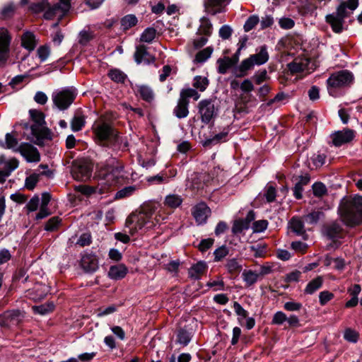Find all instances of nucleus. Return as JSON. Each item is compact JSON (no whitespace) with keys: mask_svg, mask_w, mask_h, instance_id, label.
Instances as JSON below:
<instances>
[{"mask_svg":"<svg viewBox=\"0 0 362 362\" xmlns=\"http://www.w3.org/2000/svg\"><path fill=\"white\" fill-rule=\"evenodd\" d=\"M164 218L156 211V206L153 204H147L141 207L138 212L132 214L126 221V227L131 235L143 233L153 228L161 223Z\"/></svg>","mask_w":362,"mask_h":362,"instance_id":"obj_1","label":"nucleus"},{"mask_svg":"<svg viewBox=\"0 0 362 362\" xmlns=\"http://www.w3.org/2000/svg\"><path fill=\"white\" fill-rule=\"evenodd\" d=\"M125 178L124 165L115 159L108 160L98 173V181L104 193H107L112 187L123 183Z\"/></svg>","mask_w":362,"mask_h":362,"instance_id":"obj_2","label":"nucleus"},{"mask_svg":"<svg viewBox=\"0 0 362 362\" xmlns=\"http://www.w3.org/2000/svg\"><path fill=\"white\" fill-rule=\"evenodd\" d=\"M339 212L342 221L349 226H355L362 223V197L356 195L343 200Z\"/></svg>","mask_w":362,"mask_h":362,"instance_id":"obj_3","label":"nucleus"},{"mask_svg":"<svg viewBox=\"0 0 362 362\" xmlns=\"http://www.w3.org/2000/svg\"><path fill=\"white\" fill-rule=\"evenodd\" d=\"M358 5V0H347L341 3L335 12L325 17L326 22L330 25L335 33H341L344 30V20L349 17Z\"/></svg>","mask_w":362,"mask_h":362,"instance_id":"obj_4","label":"nucleus"},{"mask_svg":"<svg viewBox=\"0 0 362 362\" xmlns=\"http://www.w3.org/2000/svg\"><path fill=\"white\" fill-rule=\"evenodd\" d=\"M69 7L70 0H42L32 4L30 9L35 13L45 11V18L52 19L54 16L62 17Z\"/></svg>","mask_w":362,"mask_h":362,"instance_id":"obj_5","label":"nucleus"},{"mask_svg":"<svg viewBox=\"0 0 362 362\" xmlns=\"http://www.w3.org/2000/svg\"><path fill=\"white\" fill-rule=\"evenodd\" d=\"M269 56L265 45L262 46L257 53L251 54L248 58L243 60L241 64L233 69L235 77H243L247 75V71L255 66H260L267 63Z\"/></svg>","mask_w":362,"mask_h":362,"instance_id":"obj_6","label":"nucleus"},{"mask_svg":"<svg viewBox=\"0 0 362 362\" xmlns=\"http://www.w3.org/2000/svg\"><path fill=\"white\" fill-rule=\"evenodd\" d=\"M93 131L98 140L105 145L113 146L119 141L117 132L109 122L103 119H99L94 122Z\"/></svg>","mask_w":362,"mask_h":362,"instance_id":"obj_7","label":"nucleus"},{"mask_svg":"<svg viewBox=\"0 0 362 362\" xmlns=\"http://www.w3.org/2000/svg\"><path fill=\"white\" fill-rule=\"evenodd\" d=\"M353 79L352 74L348 71H341L333 74L327 80V90L329 94L336 97L337 95L335 89L348 85Z\"/></svg>","mask_w":362,"mask_h":362,"instance_id":"obj_8","label":"nucleus"},{"mask_svg":"<svg viewBox=\"0 0 362 362\" xmlns=\"http://www.w3.org/2000/svg\"><path fill=\"white\" fill-rule=\"evenodd\" d=\"M76 95L74 89L64 88L52 95V100L54 105L61 110L67 109L74 102Z\"/></svg>","mask_w":362,"mask_h":362,"instance_id":"obj_9","label":"nucleus"},{"mask_svg":"<svg viewBox=\"0 0 362 362\" xmlns=\"http://www.w3.org/2000/svg\"><path fill=\"white\" fill-rule=\"evenodd\" d=\"M198 107L202 122L205 124L209 123L217 114L218 110L212 100H203L199 103Z\"/></svg>","mask_w":362,"mask_h":362,"instance_id":"obj_10","label":"nucleus"},{"mask_svg":"<svg viewBox=\"0 0 362 362\" xmlns=\"http://www.w3.org/2000/svg\"><path fill=\"white\" fill-rule=\"evenodd\" d=\"M11 36L7 30L0 29V66L6 62L9 56V45Z\"/></svg>","mask_w":362,"mask_h":362,"instance_id":"obj_11","label":"nucleus"},{"mask_svg":"<svg viewBox=\"0 0 362 362\" xmlns=\"http://www.w3.org/2000/svg\"><path fill=\"white\" fill-rule=\"evenodd\" d=\"M15 151L19 152L21 156L29 163L38 162L40 155L38 150L32 144L24 143L21 144Z\"/></svg>","mask_w":362,"mask_h":362,"instance_id":"obj_12","label":"nucleus"},{"mask_svg":"<svg viewBox=\"0 0 362 362\" xmlns=\"http://www.w3.org/2000/svg\"><path fill=\"white\" fill-rule=\"evenodd\" d=\"M192 216L198 225L204 224L211 215L210 208L203 202L199 203L192 208Z\"/></svg>","mask_w":362,"mask_h":362,"instance_id":"obj_13","label":"nucleus"},{"mask_svg":"<svg viewBox=\"0 0 362 362\" xmlns=\"http://www.w3.org/2000/svg\"><path fill=\"white\" fill-rule=\"evenodd\" d=\"M194 335V329L190 325L180 327L176 331V344L182 346H187Z\"/></svg>","mask_w":362,"mask_h":362,"instance_id":"obj_14","label":"nucleus"},{"mask_svg":"<svg viewBox=\"0 0 362 362\" xmlns=\"http://www.w3.org/2000/svg\"><path fill=\"white\" fill-rule=\"evenodd\" d=\"M82 269L88 273H93L98 269V260L96 255L92 253H85L81 259Z\"/></svg>","mask_w":362,"mask_h":362,"instance_id":"obj_15","label":"nucleus"},{"mask_svg":"<svg viewBox=\"0 0 362 362\" xmlns=\"http://www.w3.org/2000/svg\"><path fill=\"white\" fill-rule=\"evenodd\" d=\"M332 144L335 146H340L350 142L354 137V132L351 129L338 131L332 134Z\"/></svg>","mask_w":362,"mask_h":362,"instance_id":"obj_16","label":"nucleus"},{"mask_svg":"<svg viewBox=\"0 0 362 362\" xmlns=\"http://www.w3.org/2000/svg\"><path fill=\"white\" fill-rule=\"evenodd\" d=\"M39 167L44 169V170L39 173H33L30 176L26 177L25 182V187L28 189L33 190L35 188L41 175H47L49 177L50 176L51 172L48 170L47 165H40Z\"/></svg>","mask_w":362,"mask_h":362,"instance_id":"obj_17","label":"nucleus"},{"mask_svg":"<svg viewBox=\"0 0 362 362\" xmlns=\"http://www.w3.org/2000/svg\"><path fill=\"white\" fill-rule=\"evenodd\" d=\"M228 0H204V5L207 13L214 16L223 11V6Z\"/></svg>","mask_w":362,"mask_h":362,"instance_id":"obj_18","label":"nucleus"},{"mask_svg":"<svg viewBox=\"0 0 362 362\" xmlns=\"http://www.w3.org/2000/svg\"><path fill=\"white\" fill-rule=\"evenodd\" d=\"M238 57L234 55L233 57H224L217 60L218 72L225 74L228 69L233 68L238 62Z\"/></svg>","mask_w":362,"mask_h":362,"instance_id":"obj_19","label":"nucleus"},{"mask_svg":"<svg viewBox=\"0 0 362 362\" xmlns=\"http://www.w3.org/2000/svg\"><path fill=\"white\" fill-rule=\"evenodd\" d=\"M134 59L137 64L145 62L148 64L154 61V58L147 52L146 47L144 45L136 47Z\"/></svg>","mask_w":362,"mask_h":362,"instance_id":"obj_20","label":"nucleus"},{"mask_svg":"<svg viewBox=\"0 0 362 362\" xmlns=\"http://www.w3.org/2000/svg\"><path fill=\"white\" fill-rule=\"evenodd\" d=\"M310 181V177L308 174L300 175L296 178L293 188V195L296 199H299L302 198L303 187L307 185Z\"/></svg>","mask_w":362,"mask_h":362,"instance_id":"obj_21","label":"nucleus"},{"mask_svg":"<svg viewBox=\"0 0 362 362\" xmlns=\"http://www.w3.org/2000/svg\"><path fill=\"white\" fill-rule=\"evenodd\" d=\"M128 272L127 267L123 264L111 266L108 272V276L113 280H119L125 277Z\"/></svg>","mask_w":362,"mask_h":362,"instance_id":"obj_22","label":"nucleus"},{"mask_svg":"<svg viewBox=\"0 0 362 362\" xmlns=\"http://www.w3.org/2000/svg\"><path fill=\"white\" fill-rule=\"evenodd\" d=\"M49 292V288L45 284H36L32 291H29L28 295L34 300H40L45 297Z\"/></svg>","mask_w":362,"mask_h":362,"instance_id":"obj_23","label":"nucleus"},{"mask_svg":"<svg viewBox=\"0 0 362 362\" xmlns=\"http://www.w3.org/2000/svg\"><path fill=\"white\" fill-rule=\"evenodd\" d=\"M189 100H185L180 97L177 105L173 110V114L179 119L185 118L189 115Z\"/></svg>","mask_w":362,"mask_h":362,"instance_id":"obj_24","label":"nucleus"},{"mask_svg":"<svg viewBox=\"0 0 362 362\" xmlns=\"http://www.w3.org/2000/svg\"><path fill=\"white\" fill-rule=\"evenodd\" d=\"M207 265L204 262H199L192 265L189 270V276L194 279H199L206 272Z\"/></svg>","mask_w":362,"mask_h":362,"instance_id":"obj_25","label":"nucleus"},{"mask_svg":"<svg viewBox=\"0 0 362 362\" xmlns=\"http://www.w3.org/2000/svg\"><path fill=\"white\" fill-rule=\"evenodd\" d=\"M213 26L210 20L206 17L200 19V25L197 30V35L210 36L212 33Z\"/></svg>","mask_w":362,"mask_h":362,"instance_id":"obj_26","label":"nucleus"},{"mask_svg":"<svg viewBox=\"0 0 362 362\" xmlns=\"http://www.w3.org/2000/svg\"><path fill=\"white\" fill-rule=\"evenodd\" d=\"M183 202L181 196L176 194H170L165 197L163 204L170 209H176L179 207Z\"/></svg>","mask_w":362,"mask_h":362,"instance_id":"obj_27","label":"nucleus"},{"mask_svg":"<svg viewBox=\"0 0 362 362\" xmlns=\"http://www.w3.org/2000/svg\"><path fill=\"white\" fill-rule=\"evenodd\" d=\"M308 61L305 59H296L288 64V69L293 73L304 71L307 69Z\"/></svg>","mask_w":362,"mask_h":362,"instance_id":"obj_28","label":"nucleus"},{"mask_svg":"<svg viewBox=\"0 0 362 362\" xmlns=\"http://www.w3.org/2000/svg\"><path fill=\"white\" fill-rule=\"evenodd\" d=\"M74 177L79 180L88 179L91 175V169L88 165H79L74 170Z\"/></svg>","mask_w":362,"mask_h":362,"instance_id":"obj_29","label":"nucleus"},{"mask_svg":"<svg viewBox=\"0 0 362 362\" xmlns=\"http://www.w3.org/2000/svg\"><path fill=\"white\" fill-rule=\"evenodd\" d=\"M21 44L28 50H33L36 45L35 37L33 33L27 31L21 37Z\"/></svg>","mask_w":362,"mask_h":362,"instance_id":"obj_30","label":"nucleus"},{"mask_svg":"<svg viewBox=\"0 0 362 362\" xmlns=\"http://www.w3.org/2000/svg\"><path fill=\"white\" fill-rule=\"evenodd\" d=\"M341 227L337 223H332L327 226L326 234L329 239L335 240L341 237Z\"/></svg>","mask_w":362,"mask_h":362,"instance_id":"obj_31","label":"nucleus"},{"mask_svg":"<svg viewBox=\"0 0 362 362\" xmlns=\"http://www.w3.org/2000/svg\"><path fill=\"white\" fill-rule=\"evenodd\" d=\"M137 94L145 101L151 103L154 99V93L152 89L147 86H137Z\"/></svg>","mask_w":362,"mask_h":362,"instance_id":"obj_32","label":"nucleus"},{"mask_svg":"<svg viewBox=\"0 0 362 362\" xmlns=\"http://www.w3.org/2000/svg\"><path fill=\"white\" fill-rule=\"evenodd\" d=\"M242 276L245 284L249 286L255 284L259 277L257 272L252 270H244Z\"/></svg>","mask_w":362,"mask_h":362,"instance_id":"obj_33","label":"nucleus"},{"mask_svg":"<svg viewBox=\"0 0 362 362\" xmlns=\"http://www.w3.org/2000/svg\"><path fill=\"white\" fill-rule=\"evenodd\" d=\"M79 191L86 195H90L93 194H103L104 193V189H102L99 182H98L97 185L95 186H86V185H80L78 187Z\"/></svg>","mask_w":362,"mask_h":362,"instance_id":"obj_34","label":"nucleus"},{"mask_svg":"<svg viewBox=\"0 0 362 362\" xmlns=\"http://www.w3.org/2000/svg\"><path fill=\"white\" fill-rule=\"evenodd\" d=\"M323 283V279L322 276H317L311 281H310L305 288V293L307 294H313L317 290L321 288Z\"/></svg>","mask_w":362,"mask_h":362,"instance_id":"obj_35","label":"nucleus"},{"mask_svg":"<svg viewBox=\"0 0 362 362\" xmlns=\"http://www.w3.org/2000/svg\"><path fill=\"white\" fill-rule=\"evenodd\" d=\"M298 318H273L272 324L283 325H285V328L288 327H296L298 325Z\"/></svg>","mask_w":362,"mask_h":362,"instance_id":"obj_36","label":"nucleus"},{"mask_svg":"<svg viewBox=\"0 0 362 362\" xmlns=\"http://www.w3.org/2000/svg\"><path fill=\"white\" fill-rule=\"evenodd\" d=\"M0 163L4 164V169L11 173L18 166V161L16 158L6 160L4 156H0Z\"/></svg>","mask_w":362,"mask_h":362,"instance_id":"obj_37","label":"nucleus"},{"mask_svg":"<svg viewBox=\"0 0 362 362\" xmlns=\"http://www.w3.org/2000/svg\"><path fill=\"white\" fill-rule=\"evenodd\" d=\"M193 86L199 91H204L209 86V80L206 77L197 76L194 78Z\"/></svg>","mask_w":362,"mask_h":362,"instance_id":"obj_38","label":"nucleus"},{"mask_svg":"<svg viewBox=\"0 0 362 362\" xmlns=\"http://www.w3.org/2000/svg\"><path fill=\"white\" fill-rule=\"evenodd\" d=\"M213 49L208 47L201 51H199L195 57L194 61L197 63H203L206 62L211 55Z\"/></svg>","mask_w":362,"mask_h":362,"instance_id":"obj_39","label":"nucleus"},{"mask_svg":"<svg viewBox=\"0 0 362 362\" xmlns=\"http://www.w3.org/2000/svg\"><path fill=\"white\" fill-rule=\"evenodd\" d=\"M137 23V18L134 15H127L121 20V26L124 30H127Z\"/></svg>","mask_w":362,"mask_h":362,"instance_id":"obj_40","label":"nucleus"},{"mask_svg":"<svg viewBox=\"0 0 362 362\" xmlns=\"http://www.w3.org/2000/svg\"><path fill=\"white\" fill-rule=\"evenodd\" d=\"M291 229L297 235H301L304 233V226L303 221L298 218H293L290 223Z\"/></svg>","mask_w":362,"mask_h":362,"instance_id":"obj_41","label":"nucleus"},{"mask_svg":"<svg viewBox=\"0 0 362 362\" xmlns=\"http://www.w3.org/2000/svg\"><path fill=\"white\" fill-rule=\"evenodd\" d=\"M54 304L49 303L47 304L40 305L39 306L33 307L35 314L37 315H48L54 309Z\"/></svg>","mask_w":362,"mask_h":362,"instance_id":"obj_42","label":"nucleus"},{"mask_svg":"<svg viewBox=\"0 0 362 362\" xmlns=\"http://www.w3.org/2000/svg\"><path fill=\"white\" fill-rule=\"evenodd\" d=\"M180 97L185 100H189V98H192L194 100H197L200 98V95L197 90L193 88L182 89L180 92Z\"/></svg>","mask_w":362,"mask_h":362,"instance_id":"obj_43","label":"nucleus"},{"mask_svg":"<svg viewBox=\"0 0 362 362\" xmlns=\"http://www.w3.org/2000/svg\"><path fill=\"white\" fill-rule=\"evenodd\" d=\"M156 30L153 28H147L141 35V41L150 43L156 37Z\"/></svg>","mask_w":362,"mask_h":362,"instance_id":"obj_44","label":"nucleus"},{"mask_svg":"<svg viewBox=\"0 0 362 362\" xmlns=\"http://www.w3.org/2000/svg\"><path fill=\"white\" fill-rule=\"evenodd\" d=\"M108 76L112 81L117 83H124L127 78L126 74L118 69L110 71Z\"/></svg>","mask_w":362,"mask_h":362,"instance_id":"obj_45","label":"nucleus"},{"mask_svg":"<svg viewBox=\"0 0 362 362\" xmlns=\"http://www.w3.org/2000/svg\"><path fill=\"white\" fill-rule=\"evenodd\" d=\"M259 23V18L257 15L250 16L245 21L243 28L245 32L252 30Z\"/></svg>","mask_w":362,"mask_h":362,"instance_id":"obj_46","label":"nucleus"},{"mask_svg":"<svg viewBox=\"0 0 362 362\" xmlns=\"http://www.w3.org/2000/svg\"><path fill=\"white\" fill-rule=\"evenodd\" d=\"M136 190V187L134 186H128L122 188L119 190L116 194V199H123L131 196Z\"/></svg>","mask_w":362,"mask_h":362,"instance_id":"obj_47","label":"nucleus"},{"mask_svg":"<svg viewBox=\"0 0 362 362\" xmlns=\"http://www.w3.org/2000/svg\"><path fill=\"white\" fill-rule=\"evenodd\" d=\"M206 286L212 288L214 291H223L225 284L223 279L221 277H218L217 279L209 281Z\"/></svg>","mask_w":362,"mask_h":362,"instance_id":"obj_48","label":"nucleus"},{"mask_svg":"<svg viewBox=\"0 0 362 362\" xmlns=\"http://www.w3.org/2000/svg\"><path fill=\"white\" fill-rule=\"evenodd\" d=\"M85 124V119L83 116L76 115L71 121V128L74 132H78L82 129Z\"/></svg>","mask_w":362,"mask_h":362,"instance_id":"obj_49","label":"nucleus"},{"mask_svg":"<svg viewBox=\"0 0 362 362\" xmlns=\"http://www.w3.org/2000/svg\"><path fill=\"white\" fill-rule=\"evenodd\" d=\"M313 191L315 197H321L326 194L327 190L326 186L322 182H315L313 185Z\"/></svg>","mask_w":362,"mask_h":362,"instance_id":"obj_50","label":"nucleus"},{"mask_svg":"<svg viewBox=\"0 0 362 362\" xmlns=\"http://www.w3.org/2000/svg\"><path fill=\"white\" fill-rule=\"evenodd\" d=\"M229 250L225 245H222L217 248L214 252V260L218 262L228 255Z\"/></svg>","mask_w":362,"mask_h":362,"instance_id":"obj_51","label":"nucleus"},{"mask_svg":"<svg viewBox=\"0 0 362 362\" xmlns=\"http://www.w3.org/2000/svg\"><path fill=\"white\" fill-rule=\"evenodd\" d=\"M264 194L267 202H272L275 200L276 192L274 187L272 185H267L264 189Z\"/></svg>","mask_w":362,"mask_h":362,"instance_id":"obj_52","label":"nucleus"},{"mask_svg":"<svg viewBox=\"0 0 362 362\" xmlns=\"http://www.w3.org/2000/svg\"><path fill=\"white\" fill-rule=\"evenodd\" d=\"M279 25L282 29L289 30L294 27L295 21L290 18L283 17L279 18Z\"/></svg>","mask_w":362,"mask_h":362,"instance_id":"obj_53","label":"nucleus"},{"mask_svg":"<svg viewBox=\"0 0 362 362\" xmlns=\"http://www.w3.org/2000/svg\"><path fill=\"white\" fill-rule=\"evenodd\" d=\"M344 338L349 342L356 343L358 341V334L356 331L347 328L344 331Z\"/></svg>","mask_w":362,"mask_h":362,"instance_id":"obj_54","label":"nucleus"},{"mask_svg":"<svg viewBox=\"0 0 362 362\" xmlns=\"http://www.w3.org/2000/svg\"><path fill=\"white\" fill-rule=\"evenodd\" d=\"M226 267L230 273L239 272L241 269V265L239 264L236 259H229L227 262Z\"/></svg>","mask_w":362,"mask_h":362,"instance_id":"obj_55","label":"nucleus"},{"mask_svg":"<svg viewBox=\"0 0 362 362\" xmlns=\"http://www.w3.org/2000/svg\"><path fill=\"white\" fill-rule=\"evenodd\" d=\"M268 226V222L266 220H259L255 221L252 224V230L255 233H262L264 231Z\"/></svg>","mask_w":362,"mask_h":362,"instance_id":"obj_56","label":"nucleus"},{"mask_svg":"<svg viewBox=\"0 0 362 362\" xmlns=\"http://www.w3.org/2000/svg\"><path fill=\"white\" fill-rule=\"evenodd\" d=\"M61 222V219L58 216L52 217L46 223L45 229L47 231L55 230Z\"/></svg>","mask_w":362,"mask_h":362,"instance_id":"obj_57","label":"nucleus"},{"mask_svg":"<svg viewBox=\"0 0 362 362\" xmlns=\"http://www.w3.org/2000/svg\"><path fill=\"white\" fill-rule=\"evenodd\" d=\"M253 79L256 84H261L268 78L267 71L265 69L257 71L254 76Z\"/></svg>","mask_w":362,"mask_h":362,"instance_id":"obj_58","label":"nucleus"},{"mask_svg":"<svg viewBox=\"0 0 362 362\" xmlns=\"http://www.w3.org/2000/svg\"><path fill=\"white\" fill-rule=\"evenodd\" d=\"M261 29L264 30L270 28L274 23V17L272 15H265L259 20Z\"/></svg>","mask_w":362,"mask_h":362,"instance_id":"obj_59","label":"nucleus"},{"mask_svg":"<svg viewBox=\"0 0 362 362\" xmlns=\"http://www.w3.org/2000/svg\"><path fill=\"white\" fill-rule=\"evenodd\" d=\"M321 215H322V213L320 211H313L305 216L304 218L307 223L314 224L318 221Z\"/></svg>","mask_w":362,"mask_h":362,"instance_id":"obj_60","label":"nucleus"},{"mask_svg":"<svg viewBox=\"0 0 362 362\" xmlns=\"http://www.w3.org/2000/svg\"><path fill=\"white\" fill-rule=\"evenodd\" d=\"M49 48L47 46H41L37 50V57L42 62L47 59L48 57L49 56Z\"/></svg>","mask_w":362,"mask_h":362,"instance_id":"obj_61","label":"nucleus"},{"mask_svg":"<svg viewBox=\"0 0 362 362\" xmlns=\"http://www.w3.org/2000/svg\"><path fill=\"white\" fill-rule=\"evenodd\" d=\"M6 144L7 148H11L15 151L18 147V140L11 134H6Z\"/></svg>","mask_w":362,"mask_h":362,"instance_id":"obj_62","label":"nucleus"},{"mask_svg":"<svg viewBox=\"0 0 362 362\" xmlns=\"http://www.w3.org/2000/svg\"><path fill=\"white\" fill-rule=\"evenodd\" d=\"M40 203V199L37 196H34L30 199L26 205L28 212L35 211L37 209Z\"/></svg>","mask_w":362,"mask_h":362,"instance_id":"obj_63","label":"nucleus"},{"mask_svg":"<svg viewBox=\"0 0 362 362\" xmlns=\"http://www.w3.org/2000/svg\"><path fill=\"white\" fill-rule=\"evenodd\" d=\"M232 33H233L232 28L229 25H223L219 29V36L223 40L228 39L231 36Z\"/></svg>","mask_w":362,"mask_h":362,"instance_id":"obj_64","label":"nucleus"}]
</instances>
